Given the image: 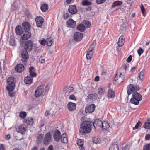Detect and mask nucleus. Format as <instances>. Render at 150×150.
Masks as SVG:
<instances>
[{
    "mask_svg": "<svg viewBox=\"0 0 150 150\" xmlns=\"http://www.w3.org/2000/svg\"><path fill=\"white\" fill-rule=\"evenodd\" d=\"M33 81V79L31 77L28 76L24 79V82L26 84L31 83Z\"/></svg>",
    "mask_w": 150,
    "mask_h": 150,
    "instance_id": "nucleus-26",
    "label": "nucleus"
},
{
    "mask_svg": "<svg viewBox=\"0 0 150 150\" xmlns=\"http://www.w3.org/2000/svg\"><path fill=\"white\" fill-rule=\"evenodd\" d=\"M44 92V87L43 85H40L37 87L35 92V95L38 97L42 95Z\"/></svg>",
    "mask_w": 150,
    "mask_h": 150,
    "instance_id": "nucleus-5",
    "label": "nucleus"
},
{
    "mask_svg": "<svg viewBox=\"0 0 150 150\" xmlns=\"http://www.w3.org/2000/svg\"><path fill=\"white\" fill-rule=\"evenodd\" d=\"M31 36V34L28 31H25L21 39L22 40H26L29 38Z\"/></svg>",
    "mask_w": 150,
    "mask_h": 150,
    "instance_id": "nucleus-15",
    "label": "nucleus"
},
{
    "mask_svg": "<svg viewBox=\"0 0 150 150\" xmlns=\"http://www.w3.org/2000/svg\"><path fill=\"white\" fill-rule=\"evenodd\" d=\"M51 138V135L50 133H47L45 136L44 140V143L45 144H48L50 142Z\"/></svg>",
    "mask_w": 150,
    "mask_h": 150,
    "instance_id": "nucleus-11",
    "label": "nucleus"
},
{
    "mask_svg": "<svg viewBox=\"0 0 150 150\" xmlns=\"http://www.w3.org/2000/svg\"><path fill=\"white\" fill-rule=\"evenodd\" d=\"M36 22L37 26L38 27H40L42 26L44 20L41 17H37L36 18Z\"/></svg>",
    "mask_w": 150,
    "mask_h": 150,
    "instance_id": "nucleus-16",
    "label": "nucleus"
},
{
    "mask_svg": "<svg viewBox=\"0 0 150 150\" xmlns=\"http://www.w3.org/2000/svg\"><path fill=\"white\" fill-rule=\"evenodd\" d=\"M77 28L78 30L82 32H84L86 28L84 25L81 23L79 24L77 27Z\"/></svg>",
    "mask_w": 150,
    "mask_h": 150,
    "instance_id": "nucleus-27",
    "label": "nucleus"
},
{
    "mask_svg": "<svg viewBox=\"0 0 150 150\" xmlns=\"http://www.w3.org/2000/svg\"><path fill=\"white\" fill-rule=\"evenodd\" d=\"M68 109L70 111H74L76 108V105L75 103L71 102H69L67 104Z\"/></svg>",
    "mask_w": 150,
    "mask_h": 150,
    "instance_id": "nucleus-17",
    "label": "nucleus"
},
{
    "mask_svg": "<svg viewBox=\"0 0 150 150\" xmlns=\"http://www.w3.org/2000/svg\"><path fill=\"white\" fill-rule=\"evenodd\" d=\"M15 69L18 72L20 73L23 71L24 69V67L22 64H19L16 66Z\"/></svg>",
    "mask_w": 150,
    "mask_h": 150,
    "instance_id": "nucleus-19",
    "label": "nucleus"
},
{
    "mask_svg": "<svg viewBox=\"0 0 150 150\" xmlns=\"http://www.w3.org/2000/svg\"><path fill=\"white\" fill-rule=\"evenodd\" d=\"M23 122L28 125L31 126L34 123L33 119L32 118H26L23 120Z\"/></svg>",
    "mask_w": 150,
    "mask_h": 150,
    "instance_id": "nucleus-14",
    "label": "nucleus"
},
{
    "mask_svg": "<svg viewBox=\"0 0 150 150\" xmlns=\"http://www.w3.org/2000/svg\"><path fill=\"white\" fill-rule=\"evenodd\" d=\"M23 28L25 31H28L30 29V25L28 22H24L22 24Z\"/></svg>",
    "mask_w": 150,
    "mask_h": 150,
    "instance_id": "nucleus-21",
    "label": "nucleus"
},
{
    "mask_svg": "<svg viewBox=\"0 0 150 150\" xmlns=\"http://www.w3.org/2000/svg\"><path fill=\"white\" fill-rule=\"evenodd\" d=\"M83 34L81 33L77 32L75 33L74 35V39L76 41H81L83 37Z\"/></svg>",
    "mask_w": 150,
    "mask_h": 150,
    "instance_id": "nucleus-8",
    "label": "nucleus"
},
{
    "mask_svg": "<svg viewBox=\"0 0 150 150\" xmlns=\"http://www.w3.org/2000/svg\"><path fill=\"white\" fill-rule=\"evenodd\" d=\"M27 114L25 112H22L19 114V116L21 118H24L26 116Z\"/></svg>",
    "mask_w": 150,
    "mask_h": 150,
    "instance_id": "nucleus-43",
    "label": "nucleus"
},
{
    "mask_svg": "<svg viewBox=\"0 0 150 150\" xmlns=\"http://www.w3.org/2000/svg\"><path fill=\"white\" fill-rule=\"evenodd\" d=\"M49 85L48 84H47L45 87V91H48L49 90Z\"/></svg>",
    "mask_w": 150,
    "mask_h": 150,
    "instance_id": "nucleus-60",
    "label": "nucleus"
},
{
    "mask_svg": "<svg viewBox=\"0 0 150 150\" xmlns=\"http://www.w3.org/2000/svg\"><path fill=\"white\" fill-rule=\"evenodd\" d=\"M94 49V47L93 46L92 47V48L90 47L87 52V54H89L90 56H92L93 54V50Z\"/></svg>",
    "mask_w": 150,
    "mask_h": 150,
    "instance_id": "nucleus-41",
    "label": "nucleus"
},
{
    "mask_svg": "<svg viewBox=\"0 0 150 150\" xmlns=\"http://www.w3.org/2000/svg\"><path fill=\"white\" fill-rule=\"evenodd\" d=\"M132 59V57L131 55L129 56L126 60V61L128 62H129Z\"/></svg>",
    "mask_w": 150,
    "mask_h": 150,
    "instance_id": "nucleus-59",
    "label": "nucleus"
},
{
    "mask_svg": "<svg viewBox=\"0 0 150 150\" xmlns=\"http://www.w3.org/2000/svg\"><path fill=\"white\" fill-rule=\"evenodd\" d=\"M69 98L70 99L73 100H76V97L74 95H70L69 97Z\"/></svg>",
    "mask_w": 150,
    "mask_h": 150,
    "instance_id": "nucleus-54",
    "label": "nucleus"
},
{
    "mask_svg": "<svg viewBox=\"0 0 150 150\" xmlns=\"http://www.w3.org/2000/svg\"><path fill=\"white\" fill-rule=\"evenodd\" d=\"M93 122L90 121H84L81 126L79 132L81 134H88L90 132L92 129L91 126Z\"/></svg>",
    "mask_w": 150,
    "mask_h": 150,
    "instance_id": "nucleus-2",
    "label": "nucleus"
},
{
    "mask_svg": "<svg viewBox=\"0 0 150 150\" xmlns=\"http://www.w3.org/2000/svg\"><path fill=\"white\" fill-rule=\"evenodd\" d=\"M143 52V49L141 47L139 48L137 50V52L139 56H140Z\"/></svg>",
    "mask_w": 150,
    "mask_h": 150,
    "instance_id": "nucleus-51",
    "label": "nucleus"
},
{
    "mask_svg": "<svg viewBox=\"0 0 150 150\" xmlns=\"http://www.w3.org/2000/svg\"><path fill=\"white\" fill-rule=\"evenodd\" d=\"M33 45V43L32 41H28L25 43L24 46V49L23 50L26 51L27 52H30L32 49Z\"/></svg>",
    "mask_w": 150,
    "mask_h": 150,
    "instance_id": "nucleus-6",
    "label": "nucleus"
},
{
    "mask_svg": "<svg viewBox=\"0 0 150 150\" xmlns=\"http://www.w3.org/2000/svg\"><path fill=\"white\" fill-rule=\"evenodd\" d=\"M145 139L146 140H149L150 139V135L147 134L145 136Z\"/></svg>",
    "mask_w": 150,
    "mask_h": 150,
    "instance_id": "nucleus-63",
    "label": "nucleus"
},
{
    "mask_svg": "<svg viewBox=\"0 0 150 150\" xmlns=\"http://www.w3.org/2000/svg\"><path fill=\"white\" fill-rule=\"evenodd\" d=\"M98 94L100 95H102L104 94V90L103 89L99 88L98 89Z\"/></svg>",
    "mask_w": 150,
    "mask_h": 150,
    "instance_id": "nucleus-49",
    "label": "nucleus"
},
{
    "mask_svg": "<svg viewBox=\"0 0 150 150\" xmlns=\"http://www.w3.org/2000/svg\"><path fill=\"white\" fill-rule=\"evenodd\" d=\"M30 74L32 77H35L36 76V73L35 72L34 69L32 67H30L29 69Z\"/></svg>",
    "mask_w": 150,
    "mask_h": 150,
    "instance_id": "nucleus-29",
    "label": "nucleus"
},
{
    "mask_svg": "<svg viewBox=\"0 0 150 150\" xmlns=\"http://www.w3.org/2000/svg\"><path fill=\"white\" fill-rule=\"evenodd\" d=\"M92 140L93 142L96 144H99L101 141L100 138L98 137H94L93 139Z\"/></svg>",
    "mask_w": 150,
    "mask_h": 150,
    "instance_id": "nucleus-37",
    "label": "nucleus"
},
{
    "mask_svg": "<svg viewBox=\"0 0 150 150\" xmlns=\"http://www.w3.org/2000/svg\"><path fill=\"white\" fill-rule=\"evenodd\" d=\"M45 60L43 57L41 56L39 58V62L40 63L43 64L45 62Z\"/></svg>",
    "mask_w": 150,
    "mask_h": 150,
    "instance_id": "nucleus-47",
    "label": "nucleus"
},
{
    "mask_svg": "<svg viewBox=\"0 0 150 150\" xmlns=\"http://www.w3.org/2000/svg\"><path fill=\"white\" fill-rule=\"evenodd\" d=\"M44 136V134H38L37 136V141L39 142L42 140Z\"/></svg>",
    "mask_w": 150,
    "mask_h": 150,
    "instance_id": "nucleus-42",
    "label": "nucleus"
},
{
    "mask_svg": "<svg viewBox=\"0 0 150 150\" xmlns=\"http://www.w3.org/2000/svg\"><path fill=\"white\" fill-rule=\"evenodd\" d=\"M127 93L129 96L132 94L133 98L130 99L131 102L135 105H138L139 101L142 99V96L138 93L135 91L139 90V88L133 85L130 84L127 87Z\"/></svg>",
    "mask_w": 150,
    "mask_h": 150,
    "instance_id": "nucleus-1",
    "label": "nucleus"
},
{
    "mask_svg": "<svg viewBox=\"0 0 150 150\" xmlns=\"http://www.w3.org/2000/svg\"><path fill=\"white\" fill-rule=\"evenodd\" d=\"M122 73L120 74L117 73L114 78V82L116 84H118L123 82L124 80V75Z\"/></svg>",
    "mask_w": 150,
    "mask_h": 150,
    "instance_id": "nucleus-4",
    "label": "nucleus"
},
{
    "mask_svg": "<svg viewBox=\"0 0 150 150\" xmlns=\"http://www.w3.org/2000/svg\"><path fill=\"white\" fill-rule=\"evenodd\" d=\"M82 4L84 6H88L91 5L92 3L88 0H83L82 1Z\"/></svg>",
    "mask_w": 150,
    "mask_h": 150,
    "instance_id": "nucleus-39",
    "label": "nucleus"
},
{
    "mask_svg": "<svg viewBox=\"0 0 150 150\" xmlns=\"http://www.w3.org/2000/svg\"><path fill=\"white\" fill-rule=\"evenodd\" d=\"M47 150H53V146L52 145H50L49 146Z\"/></svg>",
    "mask_w": 150,
    "mask_h": 150,
    "instance_id": "nucleus-64",
    "label": "nucleus"
},
{
    "mask_svg": "<svg viewBox=\"0 0 150 150\" xmlns=\"http://www.w3.org/2000/svg\"><path fill=\"white\" fill-rule=\"evenodd\" d=\"M124 43V37L122 35L119 38L117 44L119 47H121L123 45Z\"/></svg>",
    "mask_w": 150,
    "mask_h": 150,
    "instance_id": "nucleus-24",
    "label": "nucleus"
},
{
    "mask_svg": "<svg viewBox=\"0 0 150 150\" xmlns=\"http://www.w3.org/2000/svg\"><path fill=\"white\" fill-rule=\"evenodd\" d=\"M21 57H22V60L23 62H26L29 58L28 55V52L26 51H23L21 52Z\"/></svg>",
    "mask_w": 150,
    "mask_h": 150,
    "instance_id": "nucleus-13",
    "label": "nucleus"
},
{
    "mask_svg": "<svg viewBox=\"0 0 150 150\" xmlns=\"http://www.w3.org/2000/svg\"><path fill=\"white\" fill-rule=\"evenodd\" d=\"M141 125V123L140 121H139L138 123L133 128L134 130L138 129L139 126V125Z\"/></svg>",
    "mask_w": 150,
    "mask_h": 150,
    "instance_id": "nucleus-50",
    "label": "nucleus"
},
{
    "mask_svg": "<svg viewBox=\"0 0 150 150\" xmlns=\"http://www.w3.org/2000/svg\"><path fill=\"white\" fill-rule=\"evenodd\" d=\"M73 89L74 88L73 87L69 86L65 88V91L66 93L67 92L70 93V92H71L73 90Z\"/></svg>",
    "mask_w": 150,
    "mask_h": 150,
    "instance_id": "nucleus-40",
    "label": "nucleus"
},
{
    "mask_svg": "<svg viewBox=\"0 0 150 150\" xmlns=\"http://www.w3.org/2000/svg\"><path fill=\"white\" fill-rule=\"evenodd\" d=\"M76 22L72 19H69L67 22V25L68 27L74 28Z\"/></svg>",
    "mask_w": 150,
    "mask_h": 150,
    "instance_id": "nucleus-20",
    "label": "nucleus"
},
{
    "mask_svg": "<svg viewBox=\"0 0 150 150\" xmlns=\"http://www.w3.org/2000/svg\"><path fill=\"white\" fill-rule=\"evenodd\" d=\"M44 123H42L41 124H40V129L41 131H42V127H43V128H44L43 129V130H45V127H44Z\"/></svg>",
    "mask_w": 150,
    "mask_h": 150,
    "instance_id": "nucleus-55",
    "label": "nucleus"
},
{
    "mask_svg": "<svg viewBox=\"0 0 150 150\" xmlns=\"http://www.w3.org/2000/svg\"><path fill=\"white\" fill-rule=\"evenodd\" d=\"M107 96L109 98H113L115 96L114 92L112 89H109L107 94Z\"/></svg>",
    "mask_w": 150,
    "mask_h": 150,
    "instance_id": "nucleus-33",
    "label": "nucleus"
},
{
    "mask_svg": "<svg viewBox=\"0 0 150 150\" xmlns=\"http://www.w3.org/2000/svg\"><path fill=\"white\" fill-rule=\"evenodd\" d=\"M19 8V4H17L15 2L12 4L11 6V9L15 11L18 10Z\"/></svg>",
    "mask_w": 150,
    "mask_h": 150,
    "instance_id": "nucleus-30",
    "label": "nucleus"
},
{
    "mask_svg": "<svg viewBox=\"0 0 150 150\" xmlns=\"http://www.w3.org/2000/svg\"><path fill=\"white\" fill-rule=\"evenodd\" d=\"M85 25H86L87 28H89L91 25L90 22L88 21H86L85 22Z\"/></svg>",
    "mask_w": 150,
    "mask_h": 150,
    "instance_id": "nucleus-56",
    "label": "nucleus"
},
{
    "mask_svg": "<svg viewBox=\"0 0 150 150\" xmlns=\"http://www.w3.org/2000/svg\"><path fill=\"white\" fill-rule=\"evenodd\" d=\"M14 78L11 77L8 79L7 82L8 83L6 88L10 90H13L15 88V84L14 82Z\"/></svg>",
    "mask_w": 150,
    "mask_h": 150,
    "instance_id": "nucleus-3",
    "label": "nucleus"
},
{
    "mask_svg": "<svg viewBox=\"0 0 150 150\" xmlns=\"http://www.w3.org/2000/svg\"><path fill=\"white\" fill-rule=\"evenodd\" d=\"M144 73V71L142 70L140 73L139 76L140 79L142 80L143 79V77Z\"/></svg>",
    "mask_w": 150,
    "mask_h": 150,
    "instance_id": "nucleus-46",
    "label": "nucleus"
},
{
    "mask_svg": "<svg viewBox=\"0 0 150 150\" xmlns=\"http://www.w3.org/2000/svg\"><path fill=\"white\" fill-rule=\"evenodd\" d=\"M61 136L59 131L58 130H56L54 133V140L56 141H59L60 139Z\"/></svg>",
    "mask_w": 150,
    "mask_h": 150,
    "instance_id": "nucleus-9",
    "label": "nucleus"
},
{
    "mask_svg": "<svg viewBox=\"0 0 150 150\" xmlns=\"http://www.w3.org/2000/svg\"><path fill=\"white\" fill-rule=\"evenodd\" d=\"M96 44V42L95 41L92 44V45H91L90 47V48H92V47H93V46L94 47V49L95 45Z\"/></svg>",
    "mask_w": 150,
    "mask_h": 150,
    "instance_id": "nucleus-61",
    "label": "nucleus"
},
{
    "mask_svg": "<svg viewBox=\"0 0 150 150\" xmlns=\"http://www.w3.org/2000/svg\"><path fill=\"white\" fill-rule=\"evenodd\" d=\"M109 150H119L118 146L116 144H113L111 145Z\"/></svg>",
    "mask_w": 150,
    "mask_h": 150,
    "instance_id": "nucleus-34",
    "label": "nucleus"
},
{
    "mask_svg": "<svg viewBox=\"0 0 150 150\" xmlns=\"http://www.w3.org/2000/svg\"><path fill=\"white\" fill-rule=\"evenodd\" d=\"M69 17V14L68 13H66L64 15V19L66 20Z\"/></svg>",
    "mask_w": 150,
    "mask_h": 150,
    "instance_id": "nucleus-58",
    "label": "nucleus"
},
{
    "mask_svg": "<svg viewBox=\"0 0 150 150\" xmlns=\"http://www.w3.org/2000/svg\"><path fill=\"white\" fill-rule=\"evenodd\" d=\"M144 150H150V144H147L145 145L143 148Z\"/></svg>",
    "mask_w": 150,
    "mask_h": 150,
    "instance_id": "nucleus-48",
    "label": "nucleus"
},
{
    "mask_svg": "<svg viewBox=\"0 0 150 150\" xmlns=\"http://www.w3.org/2000/svg\"><path fill=\"white\" fill-rule=\"evenodd\" d=\"M68 10L69 12L72 14H75L77 12L76 6L75 5L70 6Z\"/></svg>",
    "mask_w": 150,
    "mask_h": 150,
    "instance_id": "nucleus-18",
    "label": "nucleus"
},
{
    "mask_svg": "<svg viewBox=\"0 0 150 150\" xmlns=\"http://www.w3.org/2000/svg\"><path fill=\"white\" fill-rule=\"evenodd\" d=\"M9 91L8 94L11 97H13L14 96V93L12 92L13 90H10L9 89H7Z\"/></svg>",
    "mask_w": 150,
    "mask_h": 150,
    "instance_id": "nucleus-52",
    "label": "nucleus"
},
{
    "mask_svg": "<svg viewBox=\"0 0 150 150\" xmlns=\"http://www.w3.org/2000/svg\"><path fill=\"white\" fill-rule=\"evenodd\" d=\"M15 32L17 35H20L23 33V30L21 27L18 25L15 28Z\"/></svg>",
    "mask_w": 150,
    "mask_h": 150,
    "instance_id": "nucleus-22",
    "label": "nucleus"
},
{
    "mask_svg": "<svg viewBox=\"0 0 150 150\" xmlns=\"http://www.w3.org/2000/svg\"><path fill=\"white\" fill-rule=\"evenodd\" d=\"M92 56H90L89 55V54H86V58L87 59L90 60L91 59Z\"/></svg>",
    "mask_w": 150,
    "mask_h": 150,
    "instance_id": "nucleus-62",
    "label": "nucleus"
},
{
    "mask_svg": "<svg viewBox=\"0 0 150 150\" xmlns=\"http://www.w3.org/2000/svg\"><path fill=\"white\" fill-rule=\"evenodd\" d=\"M106 0H96V2L98 4H100L105 2Z\"/></svg>",
    "mask_w": 150,
    "mask_h": 150,
    "instance_id": "nucleus-53",
    "label": "nucleus"
},
{
    "mask_svg": "<svg viewBox=\"0 0 150 150\" xmlns=\"http://www.w3.org/2000/svg\"><path fill=\"white\" fill-rule=\"evenodd\" d=\"M140 7L141 8L142 12L143 14V16H145L146 15L145 13V9L142 4H141V5L140 6Z\"/></svg>",
    "mask_w": 150,
    "mask_h": 150,
    "instance_id": "nucleus-44",
    "label": "nucleus"
},
{
    "mask_svg": "<svg viewBox=\"0 0 150 150\" xmlns=\"http://www.w3.org/2000/svg\"><path fill=\"white\" fill-rule=\"evenodd\" d=\"M95 106L94 104H92L86 107L85 108V111L86 113H91L95 110Z\"/></svg>",
    "mask_w": 150,
    "mask_h": 150,
    "instance_id": "nucleus-12",
    "label": "nucleus"
},
{
    "mask_svg": "<svg viewBox=\"0 0 150 150\" xmlns=\"http://www.w3.org/2000/svg\"><path fill=\"white\" fill-rule=\"evenodd\" d=\"M46 43V40H45V39H43L42 40H41L40 44L42 45H45Z\"/></svg>",
    "mask_w": 150,
    "mask_h": 150,
    "instance_id": "nucleus-57",
    "label": "nucleus"
},
{
    "mask_svg": "<svg viewBox=\"0 0 150 150\" xmlns=\"http://www.w3.org/2000/svg\"><path fill=\"white\" fill-rule=\"evenodd\" d=\"M110 127V125L107 121L102 122V127L104 130H107Z\"/></svg>",
    "mask_w": 150,
    "mask_h": 150,
    "instance_id": "nucleus-23",
    "label": "nucleus"
},
{
    "mask_svg": "<svg viewBox=\"0 0 150 150\" xmlns=\"http://www.w3.org/2000/svg\"><path fill=\"white\" fill-rule=\"evenodd\" d=\"M122 2L121 1H117L114 2L112 5V7L114 8L116 6H118L122 4Z\"/></svg>",
    "mask_w": 150,
    "mask_h": 150,
    "instance_id": "nucleus-38",
    "label": "nucleus"
},
{
    "mask_svg": "<svg viewBox=\"0 0 150 150\" xmlns=\"http://www.w3.org/2000/svg\"><path fill=\"white\" fill-rule=\"evenodd\" d=\"M60 139L62 142L64 143H67L68 141V138L66 134L65 133L62 134L61 135Z\"/></svg>",
    "mask_w": 150,
    "mask_h": 150,
    "instance_id": "nucleus-25",
    "label": "nucleus"
},
{
    "mask_svg": "<svg viewBox=\"0 0 150 150\" xmlns=\"http://www.w3.org/2000/svg\"><path fill=\"white\" fill-rule=\"evenodd\" d=\"M16 130L18 133L20 132L22 134H25L26 129L24 125H21L19 126L16 125Z\"/></svg>",
    "mask_w": 150,
    "mask_h": 150,
    "instance_id": "nucleus-7",
    "label": "nucleus"
},
{
    "mask_svg": "<svg viewBox=\"0 0 150 150\" xmlns=\"http://www.w3.org/2000/svg\"><path fill=\"white\" fill-rule=\"evenodd\" d=\"M129 67V64L127 63H126V64L123 65L122 68V69L123 71L122 73L123 74H126V71L128 69Z\"/></svg>",
    "mask_w": 150,
    "mask_h": 150,
    "instance_id": "nucleus-31",
    "label": "nucleus"
},
{
    "mask_svg": "<svg viewBox=\"0 0 150 150\" xmlns=\"http://www.w3.org/2000/svg\"><path fill=\"white\" fill-rule=\"evenodd\" d=\"M53 42V39L49 38L46 40V43L47 46H50L52 45Z\"/></svg>",
    "mask_w": 150,
    "mask_h": 150,
    "instance_id": "nucleus-35",
    "label": "nucleus"
},
{
    "mask_svg": "<svg viewBox=\"0 0 150 150\" xmlns=\"http://www.w3.org/2000/svg\"><path fill=\"white\" fill-rule=\"evenodd\" d=\"M102 122L99 120H96L93 123V126L95 129H99L102 126Z\"/></svg>",
    "mask_w": 150,
    "mask_h": 150,
    "instance_id": "nucleus-10",
    "label": "nucleus"
},
{
    "mask_svg": "<svg viewBox=\"0 0 150 150\" xmlns=\"http://www.w3.org/2000/svg\"><path fill=\"white\" fill-rule=\"evenodd\" d=\"M10 45L12 46H14L15 45V41L14 39H11L9 42Z\"/></svg>",
    "mask_w": 150,
    "mask_h": 150,
    "instance_id": "nucleus-45",
    "label": "nucleus"
},
{
    "mask_svg": "<svg viewBox=\"0 0 150 150\" xmlns=\"http://www.w3.org/2000/svg\"><path fill=\"white\" fill-rule=\"evenodd\" d=\"M41 10L43 12H46L48 9V6L46 4H43L41 6Z\"/></svg>",
    "mask_w": 150,
    "mask_h": 150,
    "instance_id": "nucleus-32",
    "label": "nucleus"
},
{
    "mask_svg": "<svg viewBox=\"0 0 150 150\" xmlns=\"http://www.w3.org/2000/svg\"><path fill=\"white\" fill-rule=\"evenodd\" d=\"M144 127L146 129H150V119H148L147 121L144 124Z\"/></svg>",
    "mask_w": 150,
    "mask_h": 150,
    "instance_id": "nucleus-36",
    "label": "nucleus"
},
{
    "mask_svg": "<svg viewBox=\"0 0 150 150\" xmlns=\"http://www.w3.org/2000/svg\"><path fill=\"white\" fill-rule=\"evenodd\" d=\"M77 144L79 146V148L80 150H84V147H83V140L80 139L77 141Z\"/></svg>",
    "mask_w": 150,
    "mask_h": 150,
    "instance_id": "nucleus-28",
    "label": "nucleus"
}]
</instances>
